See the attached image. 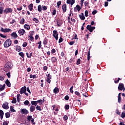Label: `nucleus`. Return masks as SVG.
Masks as SVG:
<instances>
[{
    "mask_svg": "<svg viewBox=\"0 0 125 125\" xmlns=\"http://www.w3.org/2000/svg\"><path fill=\"white\" fill-rule=\"evenodd\" d=\"M11 62H7L4 66V68L3 69L4 72L7 73V72H9L12 69V66L11 65Z\"/></svg>",
    "mask_w": 125,
    "mask_h": 125,
    "instance_id": "f257e3e1",
    "label": "nucleus"
},
{
    "mask_svg": "<svg viewBox=\"0 0 125 125\" xmlns=\"http://www.w3.org/2000/svg\"><path fill=\"white\" fill-rule=\"evenodd\" d=\"M12 43V41L10 39H8L5 41V42H4L3 45L4 47L5 48H8L9 46L11 45Z\"/></svg>",
    "mask_w": 125,
    "mask_h": 125,
    "instance_id": "f03ea898",
    "label": "nucleus"
},
{
    "mask_svg": "<svg viewBox=\"0 0 125 125\" xmlns=\"http://www.w3.org/2000/svg\"><path fill=\"white\" fill-rule=\"evenodd\" d=\"M86 29L89 31L90 33H92L94 30H95V27L91 26L90 25H88L86 26Z\"/></svg>",
    "mask_w": 125,
    "mask_h": 125,
    "instance_id": "7ed1b4c3",
    "label": "nucleus"
},
{
    "mask_svg": "<svg viewBox=\"0 0 125 125\" xmlns=\"http://www.w3.org/2000/svg\"><path fill=\"white\" fill-rule=\"evenodd\" d=\"M53 36L54 38L55 39L56 41H58V32L57 30H53Z\"/></svg>",
    "mask_w": 125,
    "mask_h": 125,
    "instance_id": "20e7f679",
    "label": "nucleus"
},
{
    "mask_svg": "<svg viewBox=\"0 0 125 125\" xmlns=\"http://www.w3.org/2000/svg\"><path fill=\"white\" fill-rule=\"evenodd\" d=\"M4 13L5 14H8V13H12V9L11 8H6L5 10H3Z\"/></svg>",
    "mask_w": 125,
    "mask_h": 125,
    "instance_id": "39448f33",
    "label": "nucleus"
},
{
    "mask_svg": "<svg viewBox=\"0 0 125 125\" xmlns=\"http://www.w3.org/2000/svg\"><path fill=\"white\" fill-rule=\"evenodd\" d=\"M11 31L10 28H4L3 27L1 28V32L2 33H9Z\"/></svg>",
    "mask_w": 125,
    "mask_h": 125,
    "instance_id": "423d86ee",
    "label": "nucleus"
},
{
    "mask_svg": "<svg viewBox=\"0 0 125 125\" xmlns=\"http://www.w3.org/2000/svg\"><path fill=\"white\" fill-rule=\"evenodd\" d=\"M26 91H27L26 86H24L23 87L21 88L20 91V94H23V93H25Z\"/></svg>",
    "mask_w": 125,
    "mask_h": 125,
    "instance_id": "0eeeda50",
    "label": "nucleus"
},
{
    "mask_svg": "<svg viewBox=\"0 0 125 125\" xmlns=\"http://www.w3.org/2000/svg\"><path fill=\"white\" fill-rule=\"evenodd\" d=\"M2 107L5 110H8V109H9V106H8V103L5 102L4 104H3Z\"/></svg>",
    "mask_w": 125,
    "mask_h": 125,
    "instance_id": "6e6552de",
    "label": "nucleus"
},
{
    "mask_svg": "<svg viewBox=\"0 0 125 125\" xmlns=\"http://www.w3.org/2000/svg\"><path fill=\"white\" fill-rule=\"evenodd\" d=\"M21 113L24 115H27L29 113V111L26 108H21Z\"/></svg>",
    "mask_w": 125,
    "mask_h": 125,
    "instance_id": "1a4fd4ad",
    "label": "nucleus"
},
{
    "mask_svg": "<svg viewBox=\"0 0 125 125\" xmlns=\"http://www.w3.org/2000/svg\"><path fill=\"white\" fill-rule=\"evenodd\" d=\"M18 34H19L21 36H23L25 33H26V31L24 30V29H21L20 28L18 32Z\"/></svg>",
    "mask_w": 125,
    "mask_h": 125,
    "instance_id": "9d476101",
    "label": "nucleus"
},
{
    "mask_svg": "<svg viewBox=\"0 0 125 125\" xmlns=\"http://www.w3.org/2000/svg\"><path fill=\"white\" fill-rule=\"evenodd\" d=\"M124 86H125V85H124V83H120L118 87V89L119 90H123V88H124Z\"/></svg>",
    "mask_w": 125,
    "mask_h": 125,
    "instance_id": "9b49d317",
    "label": "nucleus"
},
{
    "mask_svg": "<svg viewBox=\"0 0 125 125\" xmlns=\"http://www.w3.org/2000/svg\"><path fill=\"white\" fill-rule=\"evenodd\" d=\"M66 3L68 4H71V6H72V5L75 3V0H71H71H67Z\"/></svg>",
    "mask_w": 125,
    "mask_h": 125,
    "instance_id": "f8f14e48",
    "label": "nucleus"
},
{
    "mask_svg": "<svg viewBox=\"0 0 125 125\" xmlns=\"http://www.w3.org/2000/svg\"><path fill=\"white\" fill-rule=\"evenodd\" d=\"M62 9L63 10V13H65L66 11H67V5L66 4H64L62 6Z\"/></svg>",
    "mask_w": 125,
    "mask_h": 125,
    "instance_id": "ddd939ff",
    "label": "nucleus"
},
{
    "mask_svg": "<svg viewBox=\"0 0 125 125\" xmlns=\"http://www.w3.org/2000/svg\"><path fill=\"white\" fill-rule=\"evenodd\" d=\"M11 36L14 38V39H17V38H18V35H17L16 32L12 33L11 34Z\"/></svg>",
    "mask_w": 125,
    "mask_h": 125,
    "instance_id": "4468645a",
    "label": "nucleus"
},
{
    "mask_svg": "<svg viewBox=\"0 0 125 125\" xmlns=\"http://www.w3.org/2000/svg\"><path fill=\"white\" fill-rule=\"evenodd\" d=\"M74 10L75 12H77V11H80L81 10V6L79 5H77L76 7H75L74 9Z\"/></svg>",
    "mask_w": 125,
    "mask_h": 125,
    "instance_id": "2eb2a0df",
    "label": "nucleus"
},
{
    "mask_svg": "<svg viewBox=\"0 0 125 125\" xmlns=\"http://www.w3.org/2000/svg\"><path fill=\"white\" fill-rule=\"evenodd\" d=\"M51 62L53 64L57 62V58L56 57H53L51 58Z\"/></svg>",
    "mask_w": 125,
    "mask_h": 125,
    "instance_id": "dca6fc26",
    "label": "nucleus"
},
{
    "mask_svg": "<svg viewBox=\"0 0 125 125\" xmlns=\"http://www.w3.org/2000/svg\"><path fill=\"white\" fill-rule=\"evenodd\" d=\"M5 83L6 84L7 86L8 87H10L11 86V83H10V82L7 79L6 81L5 82Z\"/></svg>",
    "mask_w": 125,
    "mask_h": 125,
    "instance_id": "f3484780",
    "label": "nucleus"
},
{
    "mask_svg": "<svg viewBox=\"0 0 125 125\" xmlns=\"http://www.w3.org/2000/svg\"><path fill=\"white\" fill-rule=\"evenodd\" d=\"M53 92L55 94H57V93H59V88L56 87L54 90H53Z\"/></svg>",
    "mask_w": 125,
    "mask_h": 125,
    "instance_id": "a211bd4d",
    "label": "nucleus"
},
{
    "mask_svg": "<svg viewBox=\"0 0 125 125\" xmlns=\"http://www.w3.org/2000/svg\"><path fill=\"white\" fill-rule=\"evenodd\" d=\"M23 27L25 30H27V31H29L30 29H31V27H30V25L25 24L24 25Z\"/></svg>",
    "mask_w": 125,
    "mask_h": 125,
    "instance_id": "6ab92c4d",
    "label": "nucleus"
},
{
    "mask_svg": "<svg viewBox=\"0 0 125 125\" xmlns=\"http://www.w3.org/2000/svg\"><path fill=\"white\" fill-rule=\"evenodd\" d=\"M3 115H4V113L3 112V111L2 110H0V120H2L3 119Z\"/></svg>",
    "mask_w": 125,
    "mask_h": 125,
    "instance_id": "aec40b11",
    "label": "nucleus"
},
{
    "mask_svg": "<svg viewBox=\"0 0 125 125\" xmlns=\"http://www.w3.org/2000/svg\"><path fill=\"white\" fill-rule=\"evenodd\" d=\"M79 17L81 20H84V19H85V17L83 13H82L81 15H79Z\"/></svg>",
    "mask_w": 125,
    "mask_h": 125,
    "instance_id": "412c9836",
    "label": "nucleus"
},
{
    "mask_svg": "<svg viewBox=\"0 0 125 125\" xmlns=\"http://www.w3.org/2000/svg\"><path fill=\"white\" fill-rule=\"evenodd\" d=\"M33 7H34V4L33 3H30L28 5V9H29L30 11H32V10H33Z\"/></svg>",
    "mask_w": 125,
    "mask_h": 125,
    "instance_id": "4be33fe9",
    "label": "nucleus"
},
{
    "mask_svg": "<svg viewBox=\"0 0 125 125\" xmlns=\"http://www.w3.org/2000/svg\"><path fill=\"white\" fill-rule=\"evenodd\" d=\"M5 88V84H4L3 85L0 84V91H2V90H4Z\"/></svg>",
    "mask_w": 125,
    "mask_h": 125,
    "instance_id": "5701e85b",
    "label": "nucleus"
},
{
    "mask_svg": "<svg viewBox=\"0 0 125 125\" xmlns=\"http://www.w3.org/2000/svg\"><path fill=\"white\" fill-rule=\"evenodd\" d=\"M16 51L18 52H20V51H22V49H21V47L20 46L16 45Z\"/></svg>",
    "mask_w": 125,
    "mask_h": 125,
    "instance_id": "b1692460",
    "label": "nucleus"
},
{
    "mask_svg": "<svg viewBox=\"0 0 125 125\" xmlns=\"http://www.w3.org/2000/svg\"><path fill=\"white\" fill-rule=\"evenodd\" d=\"M35 110H36V106L32 105L30 107V109L31 113H33V112H34Z\"/></svg>",
    "mask_w": 125,
    "mask_h": 125,
    "instance_id": "393cba45",
    "label": "nucleus"
},
{
    "mask_svg": "<svg viewBox=\"0 0 125 125\" xmlns=\"http://www.w3.org/2000/svg\"><path fill=\"white\" fill-rule=\"evenodd\" d=\"M122 93H119L118 94V103H121L122 102V97H121V95Z\"/></svg>",
    "mask_w": 125,
    "mask_h": 125,
    "instance_id": "a878e982",
    "label": "nucleus"
},
{
    "mask_svg": "<svg viewBox=\"0 0 125 125\" xmlns=\"http://www.w3.org/2000/svg\"><path fill=\"white\" fill-rule=\"evenodd\" d=\"M47 42H48V39L45 38L43 42V44H44V45H46V44H47Z\"/></svg>",
    "mask_w": 125,
    "mask_h": 125,
    "instance_id": "bb28decb",
    "label": "nucleus"
},
{
    "mask_svg": "<svg viewBox=\"0 0 125 125\" xmlns=\"http://www.w3.org/2000/svg\"><path fill=\"white\" fill-rule=\"evenodd\" d=\"M21 25H24L25 24V19L24 18H22L20 22Z\"/></svg>",
    "mask_w": 125,
    "mask_h": 125,
    "instance_id": "cd10ccee",
    "label": "nucleus"
},
{
    "mask_svg": "<svg viewBox=\"0 0 125 125\" xmlns=\"http://www.w3.org/2000/svg\"><path fill=\"white\" fill-rule=\"evenodd\" d=\"M38 10L39 12H42V7L41 5H39L38 6Z\"/></svg>",
    "mask_w": 125,
    "mask_h": 125,
    "instance_id": "c85d7f7f",
    "label": "nucleus"
},
{
    "mask_svg": "<svg viewBox=\"0 0 125 125\" xmlns=\"http://www.w3.org/2000/svg\"><path fill=\"white\" fill-rule=\"evenodd\" d=\"M31 105H34V106H37V105H38V103H37V101H31Z\"/></svg>",
    "mask_w": 125,
    "mask_h": 125,
    "instance_id": "c756f323",
    "label": "nucleus"
},
{
    "mask_svg": "<svg viewBox=\"0 0 125 125\" xmlns=\"http://www.w3.org/2000/svg\"><path fill=\"white\" fill-rule=\"evenodd\" d=\"M5 116L6 118H10V113L9 112H6L5 114Z\"/></svg>",
    "mask_w": 125,
    "mask_h": 125,
    "instance_id": "7c9ffc66",
    "label": "nucleus"
},
{
    "mask_svg": "<svg viewBox=\"0 0 125 125\" xmlns=\"http://www.w3.org/2000/svg\"><path fill=\"white\" fill-rule=\"evenodd\" d=\"M90 51H88V53H87V60L88 61H89V60H90Z\"/></svg>",
    "mask_w": 125,
    "mask_h": 125,
    "instance_id": "2f4dec72",
    "label": "nucleus"
},
{
    "mask_svg": "<svg viewBox=\"0 0 125 125\" xmlns=\"http://www.w3.org/2000/svg\"><path fill=\"white\" fill-rule=\"evenodd\" d=\"M33 119L32 115H29L27 116V120L29 122H31V119Z\"/></svg>",
    "mask_w": 125,
    "mask_h": 125,
    "instance_id": "473e14b6",
    "label": "nucleus"
},
{
    "mask_svg": "<svg viewBox=\"0 0 125 125\" xmlns=\"http://www.w3.org/2000/svg\"><path fill=\"white\" fill-rule=\"evenodd\" d=\"M28 38L30 39V41H31V42H34L35 40V38H34V37L33 36H28Z\"/></svg>",
    "mask_w": 125,
    "mask_h": 125,
    "instance_id": "72a5a7b5",
    "label": "nucleus"
},
{
    "mask_svg": "<svg viewBox=\"0 0 125 125\" xmlns=\"http://www.w3.org/2000/svg\"><path fill=\"white\" fill-rule=\"evenodd\" d=\"M9 124V121H4V122H3L2 125H8Z\"/></svg>",
    "mask_w": 125,
    "mask_h": 125,
    "instance_id": "f704fd0d",
    "label": "nucleus"
},
{
    "mask_svg": "<svg viewBox=\"0 0 125 125\" xmlns=\"http://www.w3.org/2000/svg\"><path fill=\"white\" fill-rule=\"evenodd\" d=\"M10 110L11 111V112H16V110L15 109H14L13 106H10Z\"/></svg>",
    "mask_w": 125,
    "mask_h": 125,
    "instance_id": "c9c22d12",
    "label": "nucleus"
},
{
    "mask_svg": "<svg viewBox=\"0 0 125 125\" xmlns=\"http://www.w3.org/2000/svg\"><path fill=\"white\" fill-rule=\"evenodd\" d=\"M20 96H21V95L20 94H18L17 95V99L18 102H19V101H20Z\"/></svg>",
    "mask_w": 125,
    "mask_h": 125,
    "instance_id": "e433bc0d",
    "label": "nucleus"
},
{
    "mask_svg": "<svg viewBox=\"0 0 125 125\" xmlns=\"http://www.w3.org/2000/svg\"><path fill=\"white\" fill-rule=\"evenodd\" d=\"M30 104V102H29V101L26 100L24 102V104L25 106H28V105Z\"/></svg>",
    "mask_w": 125,
    "mask_h": 125,
    "instance_id": "4c0bfd02",
    "label": "nucleus"
},
{
    "mask_svg": "<svg viewBox=\"0 0 125 125\" xmlns=\"http://www.w3.org/2000/svg\"><path fill=\"white\" fill-rule=\"evenodd\" d=\"M73 62H75V58H71L69 61V63H73Z\"/></svg>",
    "mask_w": 125,
    "mask_h": 125,
    "instance_id": "58836bf2",
    "label": "nucleus"
},
{
    "mask_svg": "<svg viewBox=\"0 0 125 125\" xmlns=\"http://www.w3.org/2000/svg\"><path fill=\"white\" fill-rule=\"evenodd\" d=\"M19 55H20V56H21V57H22V58L24 59V53L20 52L19 53Z\"/></svg>",
    "mask_w": 125,
    "mask_h": 125,
    "instance_id": "ea45409f",
    "label": "nucleus"
},
{
    "mask_svg": "<svg viewBox=\"0 0 125 125\" xmlns=\"http://www.w3.org/2000/svg\"><path fill=\"white\" fill-rule=\"evenodd\" d=\"M38 44H39L38 46L39 49H41L42 48V41L39 42Z\"/></svg>",
    "mask_w": 125,
    "mask_h": 125,
    "instance_id": "a19ab883",
    "label": "nucleus"
},
{
    "mask_svg": "<svg viewBox=\"0 0 125 125\" xmlns=\"http://www.w3.org/2000/svg\"><path fill=\"white\" fill-rule=\"evenodd\" d=\"M75 95H77V96H80V97H81V94L80 93V92L79 91H76L75 92Z\"/></svg>",
    "mask_w": 125,
    "mask_h": 125,
    "instance_id": "79ce46f5",
    "label": "nucleus"
},
{
    "mask_svg": "<svg viewBox=\"0 0 125 125\" xmlns=\"http://www.w3.org/2000/svg\"><path fill=\"white\" fill-rule=\"evenodd\" d=\"M121 118H123V119H124L125 118V111L123 112L121 115Z\"/></svg>",
    "mask_w": 125,
    "mask_h": 125,
    "instance_id": "37998d69",
    "label": "nucleus"
},
{
    "mask_svg": "<svg viewBox=\"0 0 125 125\" xmlns=\"http://www.w3.org/2000/svg\"><path fill=\"white\" fill-rule=\"evenodd\" d=\"M84 4L85 6H88L89 5V2L87 1H85L84 2Z\"/></svg>",
    "mask_w": 125,
    "mask_h": 125,
    "instance_id": "c03bdc74",
    "label": "nucleus"
},
{
    "mask_svg": "<svg viewBox=\"0 0 125 125\" xmlns=\"http://www.w3.org/2000/svg\"><path fill=\"white\" fill-rule=\"evenodd\" d=\"M34 35H35V31L33 30L31 31V33L28 36L33 37Z\"/></svg>",
    "mask_w": 125,
    "mask_h": 125,
    "instance_id": "a18cd8bd",
    "label": "nucleus"
},
{
    "mask_svg": "<svg viewBox=\"0 0 125 125\" xmlns=\"http://www.w3.org/2000/svg\"><path fill=\"white\" fill-rule=\"evenodd\" d=\"M16 102H17V101L16 100V98H14L13 101H12V103L14 104H16Z\"/></svg>",
    "mask_w": 125,
    "mask_h": 125,
    "instance_id": "49530a36",
    "label": "nucleus"
},
{
    "mask_svg": "<svg viewBox=\"0 0 125 125\" xmlns=\"http://www.w3.org/2000/svg\"><path fill=\"white\" fill-rule=\"evenodd\" d=\"M65 110H69L70 109V105L69 104H66L65 105Z\"/></svg>",
    "mask_w": 125,
    "mask_h": 125,
    "instance_id": "de8ad7c7",
    "label": "nucleus"
},
{
    "mask_svg": "<svg viewBox=\"0 0 125 125\" xmlns=\"http://www.w3.org/2000/svg\"><path fill=\"white\" fill-rule=\"evenodd\" d=\"M36 109L38 110V111H42V108H41V106L39 105H37L36 106Z\"/></svg>",
    "mask_w": 125,
    "mask_h": 125,
    "instance_id": "09e8293b",
    "label": "nucleus"
},
{
    "mask_svg": "<svg viewBox=\"0 0 125 125\" xmlns=\"http://www.w3.org/2000/svg\"><path fill=\"white\" fill-rule=\"evenodd\" d=\"M51 80V79H49V78H47V79H46V82H47V83H51V80Z\"/></svg>",
    "mask_w": 125,
    "mask_h": 125,
    "instance_id": "8fccbe9b",
    "label": "nucleus"
},
{
    "mask_svg": "<svg viewBox=\"0 0 125 125\" xmlns=\"http://www.w3.org/2000/svg\"><path fill=\"white\" fill-rule=\"evenodd\" d=\"M33 21H34L36 23H38L39 22V20H38V19H37V18H34L33 19Z\"/></svg>",
    "mask_w": 125,
    "mask_h": 125,
    "instance_id": "3c124183",
    "label": "nucleus"
},
{
    "mask_svg": "<svg viewBox=\"0 0 125 125\" xmlns=\"http://www.w3.org/2000/svg\"><path fill=\"white\" fill-rule=\"evenodd\" d=\"M2 12H3V8L0 7V14H2Z\"/></svg>",
    "mask_w": 125,
    "mask_h": 125,
    "instance_id": "603ef678",
    "label": "nucleus"
},
{
    "mask_svg": "<svg viewBox=\"0 0 125 125\" xmlns=\"http://www.w3.org/2000/svg\"><path fill=\"white\" fill-rule=\"evenodd\" d=\"M63 38H62V37H60L59 40V43H61V42H63Z\"/></svg>",
    "mask_w": 125,
    "mask_h": 125,
    "instance_id": "864d4df0",
    "label": "nucleus"
},
{
    "mask_svg": "<svg viewBox=\"0 0 125 125\" xmlns=\"http://www.w3.org/2000/svg\"><path fill=\"white\" fill-rule=\"evenodd\" d=\"M27 45H28V43H27V42H24L22 44L23 47H26Z\"/></svg>",
    "mask_w": 125,
    "mask_h": 125,
    "instance_id": "5fc2aeb1",
    "label": "nucleus"
},
{
    "mask_svg": "<svg viewBox=\"0 0 125 125\" xmlns=\"http://www.w3.org/2000/svg\"><path fill=\"white\" fill-rule=\"evenodd\" d=\"M42 6V10H43L44 11L47 9V7H46V6Z\"/></svg>",
    "mask_w": 125,
    "mask_h": 125,
    "instance_id": "6e6d98bb",
    "label": "nucleus"
},
{
    "mask_svg": "<svg viewBox=\"0 0 125 125\" xmlns=\"http://www.w3.org/2000/svg\"><path fill=\"white\" fill-rule=\"evenodd\" d=\"M76 64L77 65H80V64H81V59H78L77 61V62H76Z\"/></svg>",
    "mask_w": 125,
    "mask_h": 125,
    "instance_id": "4d7b16f0",
    "label": "nucleus"
},
{
    "mask_svg": "<svg viewBox=\"0 0 125 125\" xmlns=\"http://www.w3.org/2000/svg\"><path fill=\"white\" fill-rule=\"evenodd\" d=\"M121 80H122V79L118 78V79L117 81H114L115 83H119V81H121Z\"/></svg>",
    "mask_w": 125,
    "mask_h": 125,
    "instance_id": "13d9d810",
    "label": "nucleus"
},
{
    "mask_svg": "<svg viewBox=\"0 0 125 125\" xmlns=\"http://www.w3.org/2000/svg\"><path fill=\"white\" fill-rule=\"evenodd\" d=\"M74 87L73 86H72L70 88V92H71V93H74V91L73 90V88Z\"/></svg>",
    "mask_w": 125,
    "mask_h": 125,
    "instance_id": "bf43d9fd",
    "label": "nucleus"
},
{
    "mask_svg": "<svg viewBox=\"0 0 125 125\" xmlns=\"http://www.w3.org/2000/svg\"><path fill=\"white\" fill-rule=\"evenodd\" d=\"M57 6H58V7H59V6L61 5V1H59L58 2H57Z\"/></svg>",
    "mask_w": 125,
    "mask_h": 125,
    "instance_id": "052dcab7",
    "label": "nucleus"
},
{
    "mask_svg": "<svg viewBox=\"0 0 125 125\" xmlns=\"http://www.w3.org/2000/svg\"><path fill=\"white\" fill-rule=\"evenodd\" d=\"M47 69H48V67H47V66H44L43 67V71H47Z\"/></svg>",
    "mask_w": 125,
    "mask_h": 125,
    "instance_id": "680f3d73",
    "label": "nucleus"
},
{
    "mask_svg": "<svg viewBox=\"0 0 125 125\" xmlns=\"http://www.w3.org/2000/svg\"><path fill=\"white\" fill-rule=\"evenodd\" d=\"M0 37H1V38H3V39H5V38H6V36L3 35V34L1 33L0 34Z\"/></svg>",
    "mask_w": 125,
    "mask_h": 125,
    "instance_id": "e2e57ef3",
    "label": "nucleus"
},
{
    "mask_svg": "<svg viewBox=\"0 0 125 125\" xmlns=\"http://www.w3.org/2000/svg\"><path fill=\"white\" fill-rule=\"evenodd\" d=\"M55 14H56V9H54L52 12V15H55Z\"/></svg>",
    "mask_w": 125,
    "mask_h": 125,
    "instance_id": "0e129e2a",
    "label": "nucleus"
},
{
    "mask_svg": "<svg viewBox=\"0 0 125 125\" xmlns=\"http://www.w3.org/2000/svg\"><path fill=\"white\" fill-rule=\"evenodd\" d=\"M85 16L87 17L88 16V11L87 10L85 11Z\"/></svg>",
    "mask_w": 125,
    "mask_h": 125,
    "instance_id": "69168bd1",
    "label": "nucleus"
},
{
    "mask_svg": "<svg viewBox=\"0 0 125 125\" xmlns=\"http://www.w3.org/2000/svg\"><path fill=\"white\" fill-rule=\"evenodd\" d=\"M96 13H97V10H94L92 12V14L93 15H95V14H96Z\"/></svg>",
    "mask_w": 125,
    "mask_h": 125,
    "instance_id": "338daca9",
    "label": "nucleus"
},
{
    "mask_svg": "<svg viewBox=\"0 0 125 125\" xmlns=\"http://www.w3.org/2000/svg\"><path fill=\"white\" fill-rule=\"evenodd\" d=\"M69 96L68 95H66V96L64 97L65 100L68 101L69 100Z\"/></svg>",
    "mask_w": 125,
    "mask_h": 125,
    "instance_id": "774afa93",
    "label": "nucleus"
}]
</instances>
